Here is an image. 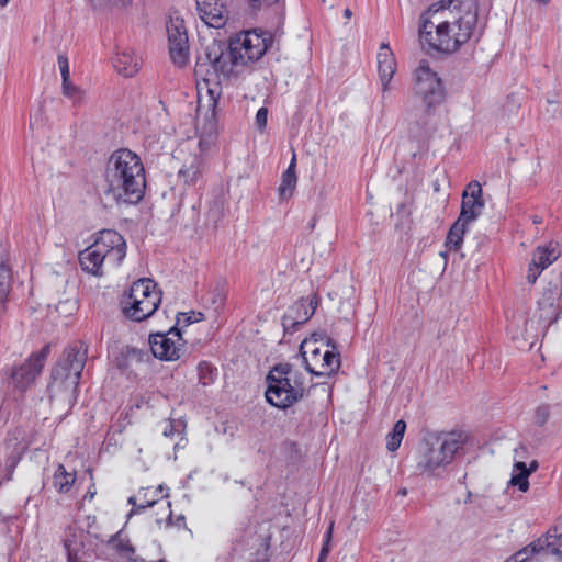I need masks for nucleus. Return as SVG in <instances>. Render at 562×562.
<instances>
[{
	"mask_svg": "<svg viewBox=\"0 0 562 562\" xmlns=\"http://www.w3.org/2000/svg\"><path fill=\"white\" fill-rule=\"evenodd\" d=\"M476 24L475 0H441L422 14L419 37L431 49L453 53L475 35Z\"/></svg>",
	"mask_w": 562,
	"mask_h": 562,
	"instance_id": "1",
	"label": "nucleus"
},
{
	"mask_svg": "<svg viewBox=\"0 0 562 562\" xmlns=\"http://www.w3.org/2000/svg\"><path fill=\"white\" fill-rule=\"evenodd\" d=\"M105 193L119 204H137L145 194V167L140 157L127 148L111 154L104 170Z\"/></svg>",
	"mask_w": 562,
	"mask_h": 562,
	"instance_id": "2",
	"label": "nucleus"
},
{
	"mask_svg": "<svg viewBox=\"0 0 562 562\" xmlns=\"http://www.w3.org/2000/svg\"><path fill=\"white\" fill-rule=\"evenodd\" d=\"M240 67L234 58L231 48H225L221 43L213 41L206 45L198 56L194 72L206 86V95L200 94V106H206L214 111L221 94L220 85L238 74Z\"/></svg>",
	"mask_w": 562,
	"mask_h": 562,
	"instance_id": "3",
	"label": "nucleus"
},
{
	"mask_svg": "<svg viewBox=\"0 0 562 562\" xmlns=\"http://www.w3.org/2000/svg\"><path fill=\"white\" fill-rule=\"evenodd\" d=\"M88 358V347L83 341L70 344L52 371L48 385L50 400H61L70 408L77 403L78 386Z\"/></svg>",
	"mask_w": 562,
	"mask_h": 562,
	"instance_id": "4",
	"label": "nucleus"
},
{
	"mask_svg": "<svg viewBox=\"0 0 562 562\" xmlns=\"http://www.w3.org/2000/svg\"><path fill=\"white\" fill-rule=\"evenodd\" d=\"M126 256V241L116 231L100 232L95 241L79 254L83 271L102 276L105 270L119 267Z\"/></svg>",
	"mask_w": 562,
	"mask_h": 562,
	"instance_id": "5",
	"label": "nucleus"
},
{
	"mask_svg": "<svg viewBox=\"0 0 562 562\" xmlns=\"http://www.w3.org/2000/svg\"><path fill=\"white\" fill-rule=\"evenodd\" d=\"M465 443L462 431L442 432L425 440L417 460V470L429 475H439L448 467L456 453Z\"/></svg>",
	"mask_w": 562,
	"mask_h": 562,
	"instance_id": "6",
	"label": "nucleus"
},
{
	"mask_svg": "<svg viewBox=\"0 0 562 562\" xmlns=\"http://www.w3.org/2000/svg\"><path fill=\"white\" fill-rule=\"evenodd\" d=\"M297 375L289 363L276 366L267 376V402L278 408H286L297 402L304 393V385Z\"/></svg>",
	"mask_w": 562,
	"mask_h": 562,
	"instance_id": "7",
	"label": "nucleus"
},
{
	"mask_svg": "<svg viewBox=\"0 0 562 562\" xmlns=\"http://www.w3.org/2000/svg\"><path fill=\"white\" fill-rule=\"evenodd\" d=\"M562 519L544 535L514 553L507 562H562Z\"/></svg>",
	"mask_w": 562,
	"mask_h": 562,
	"instance_id": "8",
	"label": "nucleus"
},
{
	"mask_svg": "<svg viewBox=\"0 0 562 562\" xmlns=\"http://www.w3.org/2000/svg\"><path fill=\"white\" fill-rule=\"evenodd\" d=\"M161 302V293L151 279H139L131 288L124 302L123 313L127 318L142 322L150 317Z\"/></svg>",
	"mask_w": 562,
	"mask_h": 562,
	"instance_id": "9",
	"label": "nucleus"
},
{
	"mask_svg": "<svg viewBox=\"0 0 562 562\" xmlns=\"http://www.w3.org/2000/svg\"><path fill=\"white\" fill-rule=\"evenodd\" d=\"M414 91L422 99L426 113L432 114L446 100V89L441 78L425 59L419 60L413 75Z\"/></svg>",
	"mask_w": 562,
	"mask_h": 562,
	"instance_id": "10",
	"label": "nucleus"
},
{
	"mask_svg": "<svg viewBox=\"0 0 562 562\" xmlns=\"http://www.w3.org/2000/svg\"><path fill=\"white\" fill-rule=\"evenodd\" d=\"M300 352L306 371L316 376L330 375L340 367V356L334 346L318 347L316 340H304Z\"/></svg>",
	"mask_w": 562,
	"mask_h": 562,
	"instance_id": "11",
	"label": "nucleus"
},
{
	"mask_svg": "<svg viewBox=\"0 0 562 562\" xmlns=\"http://www.w3.org/2000/svg\"><path fill=\"white\" fill-rule=\"evenodd\" d=\"M270 37L258 30H249L236 34L229 41V48L239 66H247L259 60L267 52Z\"/></svg>",
	"mask_w": 562,
	"mask_h": 562,
	"instance_id": "12",
	"label": "nucleus"
},
{
	"mask_svg": "<svg viewBox=\"0 0 562 562\" xmlns=\"http://www.w3.org/2000/svg\"><path fill=\"white\" fill-rule=\"evenodd\" d=\"M49 353L50 345H45L38 352L31 355L24 363L12 370L10 386L18 396H22L34 383Z\"/></svg>",
	"mask_w": 562,
	"mask_h": 562,
	"instance_id": "13",
	"label": "nucleus"
},
{
	"mask_svg": "<svg viewBox=\"0 0 562 562\" xmlns=\"http://www.w3.org/2000/svg\"><path fill=\"white\" fill-rule=\"evenodd\" d=\"M169 54L172 63L179 67L189 60V40L184 22L181 18H170L167 22Z\"/></svg>",
	"mask_w": 562,
	"mask_h": 562,
	"instance_id": "14",
	"label": "nucleus"
},
{
	"mask_svg": "<svg viewBox=\"0 0 562 562\" xmlns=\"http://www.w3.org/2000/svg\"><path fill=\"white\" fill-rule=\"evenodd\" d=\"M149 346L155 358L175 361L180 358L183 348V339L179 329L171 328L167 333L150 335Z\"/></svg>",
	"mask_w": 562,
	"mask_h": 562,
	"instance_id": "15",
	"label": "nucleus"
},
{
	"mask_svg": "<svg viewBox=\"0 0 562 562\" xmlns=\"http://www.w3.org/2000/svg\"><path fill=\"white\" fill-rule=\"evenodd\" d=\"M35 443V432L32 429L16 428L11 431L5 440L7 461L5 467L11 473L22 459L30 446Z\"/></svg>",
	"mask_w": 562,
	"mask_h": 562,
	"instance_id": "16",
	"label": "nucleus"
},
{
	"mask_svg": "<svg viewBox=\"0 0 562 562\" xmlns=\"http://www.w3.org/2000/svg\"><path fill=\"white\" fill-rule=\"evenodd\" d=\"M482 187L479 181H471L462 193L461 212L458 218L469 224L473 223L484 209Z\"/></svg>",
	"mask_w": 562,
	"mask_h": 562,
	"instance_id": "17",
	"label": "nucleus"
},
{
	"mask_svg": "<svg viewBox=\"0 0 562 562\" xmlns=\"http://www.w3.org/2000/svg\"><path fill=\"white\" fill-rule=\"evenodd\" d=\"M200 19L210 27L221 29L228 21L225 0H195Z\"/></svg>",
	"mask_w": 562,
	"mask_h": 562,
	"instance_id": "18",
	"label": "nucleus"
},
{
	"mask_svg": "<svg viewBox=\"0 0 562 562\" xmlns=\"http://www.w3.org/2000/svg\"><path fill=\"white\" fill-rule=\"evenodd\" d=\"M561 255L557 244L549 243L544 246H538L533 254L528 267L527 280L529 283H535L541 272L552 265Z\"/></svg>",
	"mask_w": 562,
	"mask_h": 562,
	"instance_id": "19",
	"label": "nucleus"
},
{
	"mask_svg": "<svg viewBox=\"0 0 562 562\" xmlns=\"http://www.w3.org/2000/svg\"><path fill=\"white\" fill-rule=\"evenodd\" d=\"M316 297H303L296 301L283 316V327L285 330H295L296 326L306 323L317 308Z\"/></svg>",
	"mask_w": 562,
	"mask_h": 562,
	"instance_id": "20",
	"label": "nucleus"
},
{
	"mask_svg": "<svg viewBox=\"0 0 562 562\" xmlns=\"http://www.w3.org/2000/svg\"><path fill=\"white\" fill-rule=\"evenodd\" d=\"M378 60V74L381 85L382 98L392 90V79L396 72V60L395 56L390 48L389 44L382 43L376 56Z\"/></svg>",
	"mask_w": 562,
	"mask_h": 562,
	"instance_id": "21",
	"label": "nucleus"
},
{
	"mask_svg": "<svg viewBox=\"0 0 562 562\" xmlns=\"http://www.w3.org/2000/svg\"><path fill=\"white\" fill-rule=\"evenodd\" d=\"M165 490L168 491V487L164 485L140 488L136 495L131 496L127 501L133 506L130 516L138 514L140 509L151 507L160 499L168 497V493H164Z\"/></svg>",
	"mask_w": 562,
	"mask_h": 562,
	"instance_id": "22",
	"label": "nucleus"
},
{
	"mask_svg": "<svg viewBox=\"0 0 562 562\" xmlns=\"http://www.w3.org/2000/svg\"><path fill=\"white\" fill-rule=\"evenodd\" d=\"M112 60L115 70L126 78L135 76L140 69L142 60L130 47H119Z\"/></svg>",
	"mask_w": 562,
	"mask_h": 562,
	"instance_id": "23",
	"label": "nucleus"
},
{
	"mask_svg": "<svg viewBox=\"0 0 562 562\" xmlns=\"http://www.w3.org/2000/svg\"><path fill=\"white\" fill-rule=\"evenodd\" d=\"M205 169V160L202 156H194L189 164H186L179 170V177L184 183L191 186L195 184L202 177Z\"/></svg>",
	"mask_w": 562,
	"mask_h": 562,
	"instance_id": "24",
	"label": "nucleus"
},
{
	"mask_svg": "<svg viewBox=\"0 0 562 562\" xmlns=\"http://www.w3.org/2000/svg\"><path fill=\"white\" fill-rule=\"evenodd\" d=\"M296 159L293 156L288 169L283 172L281 184L278 189L279 196L281 200H288L292 196L293 191L296 187L297 178L295 173Z\"/></svg>",
	"mask_w": 562,
	"mask_h": 562,
	"instance_id": "25",
	"label": "nucleus"
},
{
	"mask_svg": "<svg viewBox=\"0 0 562 562\" xmlns=\"http://www.w3.org/2000/svg\"><path fill=\"white\" fill-rule=\"evenodd\" d=\"M470 224L458 218L450 227L445 246L448 251H458L463 244V236Z\"/></svg>",
	"mask_w": 562,
	"mask_h": 562,
	"instance_id": "26",
	"label": "nucleus"
},
{
	"mask_svg": "<svg viewBox=\"0 0 562 562\" xmlns=\"http://www.w3.org/2000/svg\"><path fill=\"white\" fill-rule=\"evenodd\" d=\"M109 544L111 548L119 554L121 559H124L130 562H135L137 555L135 553V549L132 546L131 541L121 532L114 535Z\"/></svg>",
	"mask_w": 562,
	"mask_h": 562,
	"instance_id": "27",
	"label": "nucleus"
},
{
	"mask_svg": "<svg viewBox=\"0 0 562 562\" xmlns=\"http://www.w3.org/2000/svg\"><path fill=\"white\" fill-rule=\"evenodd\" d=\"M12 286V269L8 260L0 262V304L2 306L9 300V295Z\"/></svg>",
	"mask_w": 562,
	"mask_h": 562,
	"instance_id": "28",
	"label": "nucleus"
},
{
	"mask_svg": "<svg viewBox=\"0 0 562 562\" xmlns=\"http://www.w3.org/2000/svg\"><path fill=\"white\" fill-rule=\"evenodd\" d=\"M529 475L530 471H527V465L522 461H517L514 464V471L509 481V484L517 486L520 492H527L529 490Z\"/></svg>",
	"mask_w": 562,
	"mask_h": 562,
	"instance_id": "29",
	"label": "nucleus"
},
{
	"mask_svg": "<svg viewBox=\"0 0 562 562\" xmlns=\"http://www.w3.org/2000/svg\"><path fill=\"white\" fill-rule=\"evenodd\" d=\"M76 480L75 473L67 472L65 467L59 464L55 470L53 483L60 493H67Z\"/></svg>",
	"mask_w": 562,
	"mask_h": 562,
	"instance_id": "30",
	"label": "nucleus"
},
{
	"mask_svg": "<svg viewBox=\"0 0 562 562\" xmlns=\"http://www.w3.org/2000/svg\"><path fill=\"white\" fill-rule=\"evenodd\" d=\"M405 430L406 424L404 420H398L395 423L393 430L386 437L387 450L394 452L400 448Z\"/></svg>",
	"mask_w": 562,
	"mask_h": 562,
	"instance_id": "31",
	"label": "nucleus"
},
{
	"mask_svg": "<svg viewBox=\"0 0 562 562\" xmlns=\"http://www.w3.org/2000/svg\"><path fill=\"white\" fill-rule=\"evenodd\" d=\"M63 94L75 104L85 102L86 93L79 87L75 86L70 79L61 82Z\"/></svg>",
	"mask_w": 562,
	"mask_h": 562,
	"instance_id": "32",
	"label": "nucleus"
},
{
	"mask_svg": "<svg viewBox=\"0 0 562 562\" xmlns=\"http://www.w3.org/2000/svg\"><path fill=\"white\" fill-rule=\"evenodd\" d=\"M64 547L67 552L68 562H80V552L82 549L81 540H78L76 536H74V538L67 536L64 540Z\"/></svg>",
	"mask_w": 562,
	"mask_h": 562,
	"instance_id": "33",
	"label": "nucleus"
},
{
	"mask_svg": "<svg viewBox=\"0 0 562 562\" xmlns=\"http://www.w3.org/2000/svg\"><path fill=\"white\" fill-rule=\"evenodd\" d=\"M551 406L549 404H542L536 408L535 423L538 426H543L550 418Z\"/></svg>",
	"mask_w": 562,
	"mask_h": 562,
	"instance_id": "34",
	"label": "nucleus"
},
{
	"mask_svg": "<svg viewBox=\"0 0 562 562\" xmlns=\"http://www.w3.org/2000/svg\"><path fill=\"white\" fill-rule=\"evenodd\" d=\"M247 3V8L251 13H258L272 4L277 3L279 0H245Z\"/></svg>",
	"mask_w": 562,
	"mask_h": 562,
	"instance_id": "35",
	"label": "nucleus"
},
{
	"mask_svg": "<svg viewBox=\"0 0 562 562\" xmlns=\"http://www.w3.org/2000/svg\"><path fill=\"white\" fill-rule=\"evenodd\" d=\"M58 67L61 75V82L70 79L69 61L66 55L59 54L57 57Z\"/></svg>",
	"mask_w": 562,
	"mask_h": 562,
	"instance_id": "36",
	"label": "nucleus"
},
{
	"mask_svg": "<svg viewBox=\"0 0 562 562\" xmlns=\"http://www.w3.org/2000/svg\"><path fill=\"white\" fill-rule=\"evenodd\" d=\"M223 213V202L215 201L207 212V218L216 223Z\"/></svg>",
	"mask_w": 562,
	"mask_h": 562,
	"instance_id": "37",
	"label": "nucleus"
},
{
	"mask_svg": "<svg viewBox=\"0 0 562 562\" xmlns=\"http://www.w3.org/2000/svg\"><path fill=\"white\" fill-rule=\"evenodd\" d=\"M268 122V110L267 108H260L256 113V125L259 130H263Z\"/></svg>",
	"mask_w": 562,
	"mask_h": 562,
	"instance_id": "38",
	"label": "nucleus"
},
{
	"mask_svg": "<svg viewBox=\"0 0 562 562\" xmlns=\"http://www.w3.org/2000/svg\"><path fill=\"white\" fill-rule=\"evenodd\" d=\"M330 543L323 542L322 550L318 557L317 562H325L329 552H330Z\"/></svg>",
	"mask_w": 562,
	"mask_h": 562,
	"instance_id": "39",
	"label": "nucleus"
},
{
	"mask_svg": "<svg viewBox=\"0 0 562 562\" xmlns=\"http://www.w3.org/2000/svg\"><path fill=\"white\" fill-rule=\"evenodd\" d=\"M333 532H334V521H331L324 535V541L323 542H326V543H330L331 542V538H333Z\"/></svg>",
	"mask_w": 562,
	"mask_h": 562,
	"instance_id": "40",
	"label": "nucleus"
},
{
	"mask_svg": "<svg viewBox=\"0 0 562 562\" xmlns=\"http://www.w3.org/2000/svg\"><path fill=\"white\" fill-rule=\"evenodd\" d=\"M199 370H200V373L202 374L204 372V370L211 371V366L207 364L206 362H202L199 364Z\"/></svg>",
	"mask_w": 562,
	"mask_h": 562,
	"instance_id": "41",
	"label": "nucleus"
},
{
	"mask_svg": "<svg viewBox=\"0 0 562 562\" xmlns=\"http://www.w3.org/2000/svg\"><path fill=\"white\" fill-rule=\"evenodd\" d=\"M538 469V462L533 460L529 467H527V471H530V474Z\"/></svg>",
	"mask_w": 562,
	"mask_h": 562,
	"instance_id": "42",
	"label": "nucleus"
},
{
	"mask_svg": "<svg viewBox=\"0 0 562 562\" xmlns=\"http://www.w3.org/2000/svg\"><path fill=\"white\" fill-rule=\"evenodd\" d=\"M167 508H168V519H167V525H172V512L170 510V502H167Z\"/></svg>",
	"mask_w": 562,
	"mask_h": 562,
	"instance_id": "43",
	"label": "nucleus"
},
{
	"mask_svg": "<svg viewBox=\"0 0 562 562\" xmlns=\"http://www.w3.org/2000/svg\"><path fill=\"white\" fill-rule=\"evenodd\" d=\"M10 1H11V0H0V7H1V8L7 7V5L9 4V2H10Z\"/></svg>",
	"mask_w": 562,
	"mask_h": 562,
	"instance_id": "44",
	"label": "nucleus"
},
{
	"mask_svg": "<svg viewBox=\"0 0 562 562\" xmlns=\"http://www.w3.org/2000/svg\"><path fill=\"white\" fill-rule=\"evenodd\" d=\"M344 14H345V16H346V18H350V16H351V11H350V9H348V8H347V9L345 10Z\"/></svg>",
	"mask_w": 562,
	"mask_h": 562,
	"instance_id": "45",
	"label": "nucleus"
},
{
	"mask_svg": "<svg viewBox=\"0 0 562 562\" xmlns=\"http://www.w3.org/2000/svg\"><path fill=\"white\" fill-rule=\"evenodd\" d=\"M170 432H171V429H167V428H166V429L164 430V435H165V436H169V434H170Z\"/></svg>",
	"mask_w": 562,
	"mask_h": 562,
	"instance_id": "46",
	"label": "nucleus"
},
{
	"mask_svg": "<svg viewBox=\"0 0 562 562\" xmlns=\"http://www.w3.org/2000/svg\"><path fill=\"white\" fill-rule=\"evenodd\" d=\"M540 3L542 4H548L550 2V0H538Z\"/></svg>",
	"mask_w": 562,
	"mask_h": 562,
	"instance_id": "47",
	"label": "nucleus"
},
{
	"mask_svg": "<svg viewBox=\"0 0 562 562\" xmlns=\"http://www.w3.org/2000/svg\"><path fill=\"white\" fill-rule=\"evenodd\" d=\"M177 520H178V521H183V520H184V517H183V516H179Z\"/></svg>",
	"mask_w": 562,
	"mask_h": 562,
	"instance_id": "48",
	"label": "nucleus"
},
{
	"mask_svg": "<svg viewBox=\"0 0 562 562\" xmlns=\"http://www.w3.org/2000/svg\"><path fill=\"white\" fill-rule=\"evenodd\" d=\"M440 256H442L443 258H446V257H447V252H446V251H442V252H440Z\"/></svg>",
	"mask_w": 562,
	"mask_h": 562,
	"instance_id": "49",
	"label": "nucleus"
},
{
	"mask_svg": "<svg viewBox=\"0 0 562 562\" xmlns=\"http://www.w3.org/2000/svg\"><path fill=\"white\" fill-rule=\"evenodd\" d=\"M552 315H554V319H558V315L555 314V311L552 312Z\"/></svg>",
	"mask_w": 562,
	"mask_h": 562,
	"instance_id": "50",
	"label": "nucleus"
}]
</instances>
